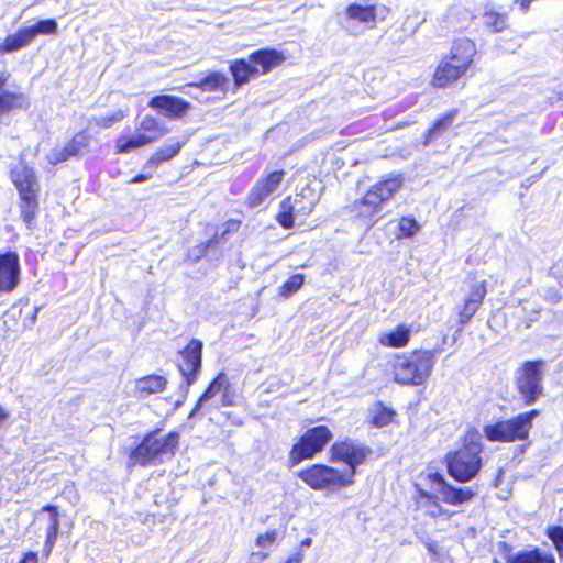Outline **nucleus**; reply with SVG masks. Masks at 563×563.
I'll use <instances>...</instances> for the list:
<instances>
[{"label": "nucleus", "instance_id": "nucleus-39", "mask_svg": "<svg viewBox=\"0 0 563 563\" xmlns=\"http://www.w3.org/2000/svg\"><path fill=\"white\" fill-rule=\"evenodd\" d=\"M484 23L493 32H501L507 26L506 14L494 11L493 9L486 10L484 14Z\"/></svg>", "mask_w": 563, "mask_h": 563}, {"label": "nucleus", "instance_id": "nucleus-21", "mask_svg": "<svg viewBox=\"0 0 563 563\" xmlns=\"http://www.w3.org/2000/svg\"><path fill=\"white\" fill-rule=\"evenodd\" d=\"M229 380L224 373H220L207 387L203 394L197 400L194 409L189 413V418L197 415L202 408L203 404L213 398L218 393L228 389Z\"/></svg>", "mask_w": 563, "mask_h": 563}, {"label": "nucleus", "instance_id": "nucleus-43", "mask_svg": "<svg viewBox=\"0 0 563 563\" xmlns=\"http://www.w3.org/2000/svg\"><path fill=\"white\" fill-rule=\"evenodd\" d=\"M218 243V233L206 243L198 244L188 250V257L194 262L199 261L201 257L209 255L211 249Z\"/></svg>", "mask_w": 563, "mask_h": 563}, {"label": "nucleus", "instance_id": "nucleus-45", "mask_svg": "<svg viewBox=\"0 0 563 563\" xmlns=\"http://www.w3.org/2000/svg\"><path fill=\"white\" fill-rule=\"evenodd\" d=\"M269 196L271 194L268 190H265L263 187L255 183L247 195V205L251 208H256L261 206Z\"/></svg>", "mask_w": 563, "mask_h": 563}, {"label": "nucleus", "instance_id": "nucleus-50", "mask_svg": "<svg viewBox=\"0 0 563 563\" xmlns=\"http://www.w3.org/2000/svg\"><path fill=\"white\" fill-rule=\"evenodd\" d=\"M69 154L66 152V147L63 148H53L47 154V161L52 165H56L58 163L65 162L69 158Z\"/></svg>", "mask_w": 563, "mask_h": 563}, {"label": "nucleus", "instance_id": "nucleus-23", "mask_svg": "<svg viewBox=\"0 0 563 563\" xmlns=\"http://www.w3.org/2000/svg\"><path fill=\"white\" fill-rule=\"evenodd\" d=\"M20 197V213L27 229H32L38 210V194L22 195Z\"/></svg>", "mask_w": 563, "mask_h": 563}, {"label": "nucleus", "instance_id": "nucleus-51", "mask_svg": "<svg viewBox=\"0 0 563 563\" xmlns=\"http://www.w3.org/2000/svg\"><path fill=\"white\" fill-rule=\"evenodd\" d=\"M276 540V532L269 531L265 534H261L257 537L256 544L261 548H267L273 544Z\"/></svg>", "mask_w": 563, "mask_h": 563}, {"label": "nucleus", "instance_id": "nucleus-34", "mask_svg": "<svg viewBox=\"0 0 563 563\" xmlns=\"http://www.w3.org/2000/svg\"><path fill=\"white\" fill-rule=\"evenodd\" d=\"M151 143V139L145 136V135H141L140 133L133 135V136H130V137H125V136H121L117 140V152L118 153H122V154H126V153H130L132 152L133 150L135 148H139V147H142L146 144H150Z\"/></svg>", "mask_w": 563, "mask_h": 563}, {"label": "nucleus", "instance_id": "nucleus-22", "mask_svg": "<svg viewBox=\"0 0 563 563\" xmlns=\"http://www.w3.org/2000/svg\"><path fill=\"white\" fill-rule=\"evenodd\" d=\"M42 510L49 514L48 526L46 528V541L44 545L46 554H49L57 541L59 532V512L58 508L54 505H46L42 508Z\"/></svg>", "mask_w": 563, "mask_h": 563}, {"label": "nucleus", "instance_id": "nucleus-57", "mask_svg": "<svg viewBox=\"0 0 563 563\" xmlns=\"http://www.w3.org/2000/svg\"><path fill=\"white\" fill-rule=\"evenodd\" d=\"M7 418V412L4 409L0 406V422L3 421Z\"/></svg>", "mask_w": 563, "mask_h": 563}, {"label": "nucleus", "instance_id": "nucleus-15", "mask_svg": "<svg viewBox=\"0 0 563 563\" xmlns=\"http://www.w3.org/2000/svg\"><path fill=\"white\" fill-rule=\"evenodd\" d=\"M539 416V411L532 409L520 413L511 419L503 420L507 435L510 442L526 440L532 428L533 420Z\"/></svg>", "mask_w": 563, "mask_h": 563}, {"label": "nucleus", "instance_id": "nucleus-14", "mask_svg": "<svg viewBox=\"0 0 563 563\" xmlns=\"http://www.w3.org/2000/svg\"><path fill=\"white\" fill-rule=\"evenodd\" d=\"M433 483L438 485V493L445 504L457 506L472 500L475 492L471 487H455L446 483L440 474L433 475Z\"/></svg>", "mask_w": 563, "mask_h": 563}, {"label": "nucleus", "instance_id": "nucleus-24", "mask_svg": "<svg viewBox=\"0 0 563 563\" xmlns=\"http://www.w3.org/2000/svg\"><path fill=\"white\" fill-rule=\"evenodd\" d=\"M231 74L234 79L235 86L246 84L251 78L260 74V69L254 67L251 62L245 59H236L230 66Z\"/></svg>", "mask_w": 563, "mask_h": 563}, {"label": "nucleus", "instance_id": "nucleus-5", "mask_svg": "<svg viewBox=\"0 0 563 563\" xmlns=\"http://www.w3.org/2000/svg\"><path fill=\"white\" fill-rule=\"evenodd\" d=\"M545 362L527 361L516 372V384L525 404L533 405L543 395V373Z\"/></svg>", "mask_w": 563, "mask_h": 563}, {"label": "nucleus", "instance_id": "nucleus-18", "mask_svg": "<svg viewBox=\"0 0 563 563\" xmlns=\"http://www.w3.org/2000/svg\"><path fill=\"white\" fill-rule=\"evenodd\" d=\"M285 60L283 53L274 48H262L250 55V62L260 69L261 74H267Z\"/></svg>", "mask_w": 563, "mask_h": 563}, {"label": "nucleus", "instance_id": "nucleus-42", "mask_svg": "<svg viewBox=\"0 0 563 563\" xmlns=\"http://www.w3.org/2000/svg\"><path fill=\"white\" fill-rule=\"evenodd\" d=\"M305 283V276L302 274H295L287 279L279 288V295L288 298L297 292Z\"/></svg>", "mask_w": 563, "mask_h": 563}, {"label": "nucleus", "instance_id": "nucleus-37", "mask_svg": "<svg viewBox=\"0 0 563 563\" xmlns=\"http://www.w3.org/2000/svg\"><path fill=\"white\" fill-rule=\"evenodd\" d=\"M89 141L90 137L88 134L84 132L77 133L73 140L65 145L66 152L70 157L80 155L87 150Z\"/></svg>", "mask_w": 563, "mask_h": 563}, {"label": "nucleus", "instance_id": "nucleus-6", "mask_svg": "<svg viewBox=\"0 0 563 563\" xmlns=\"http://www.w3.org/2000/svg\"><path fill=\"white\" fill-rule=\"evenodd\" d=\"M332 437V432L327 426L308 429L290 450L289 460L291 464L297 465L303 460L312 459L324 449Z\"/></svg>", "mask_w": 563, "mask_h": 563}, {"label": "nucleus", "instance_id": "nucleus-27", "mask_svg": "<svg viewBox=\"0 0 563 563\" xmlns=\"http://www.w3.org/2000/svg\"><path fill=\"white\" fill-rule=\"evenodd\" d=\"M32 33L27 27H22L15 34L7 36L0 45V52L13 53L27 46L33 41Z\"/></svg>", "mask_w": 563, "mask_h": 563}, {"label": "nucleus", "instance_id": "nucleus-55", "mask_svg": "<svg viewBox=\"0 0 563 563\" xmlns=\"http://www.w3.org/2000/svg\"><path fill=\"white\" fill-rule=\"evenodd\" d=\"M222 391H223V394H222V405L223 406H232L233 402H232V400H231V398H230V396L228 394V389H224Z\"/></svg>", "mask_w": 563, "mask_h": 563}, {"label": "nucleus", "instance_id": "nucleus-25", "mask_svg": "<svg viewBox=\"0 0 563 563\" xmlns=\"http://www.w3.org/2000/svg\"><path fill=\"white\" fill-rule=\"evenodd\" d=\"M316 203L317 199L310 189H303L299 195H296V197L291 199L294 212H296L299 220H303L308 217L313 211Z\"/></svg>", "mask_w": 563, "mask_h": 563}, {"label": "nucleus", "instance_id": "nucleus-59", "mask_svg": "<svg viewBox=\"0 0 563 563\" xmlns=\"http://www.w3.org/2000/svg\"><path fill=\"white\" fill-rule=\"evenodd\" d=\"M309 543H310V539H308V540H306V541L303 542V544H309Z\"/></svg>", "mask_w": 563, "mask_h": 563}, {"label": "nucleus", "instance_id": "nucleus-13", "mask_svg": "<svg viewBox=\"0 0 563 563\" xmlns=\"http://www.w3.org/2000/svg\"><path fill=\"white\" fill-rule=\"evenodd\" d=\"M11 179L18 189L19 196L40 192V184L34 168L29 166L23 159L18 162L11 169Z\"/></svg>", "mask_w": 563, "mask_h": 563}, {"label": "nucleus", "instance_id": "nucleus-33", "mask_svg": "<svg viewBox=\"0 0 563 563\" xmlns=\"http://www.w3.org/2000/svg\"><path fill=\"white\" fill-rule=\"evenodd\" d=\"M456 114V110H451L443 114L440 119H438L433 123V125L427 131L426 144L435 141L440 135H442L451 126Z\"/></svg>", "mask_w": 563, "mask_h": 563}, {"label": "nucleus", "instance_id": "nucleus-52", "mask_svg": "<svg viewBox=\"0 0 563 563\" xmlns=\"http://www.w3.org/2000/svg\"><path fill=\"white\" fill-rule=\"evenodd\" d=\"M37 562H38V555L36 552L25 553L24 556L20 561V563H37Z\"/></svg>", "mask_w": 563, "mask_h": 563}, {"label": "nucleus", "instance_id": "nucleus-44", "mask_svg": "<svg viewBox=\"0 0 563 563\" xmlns=\"http://www.w3.org/2000/svg\"><path fill=\"white\" fill-rule=\"evenodd\" d=\"M420 228V224L415 218L402 217L398 224L399 235L397 238H411L419 232Z\"/></svg>", "mask_w": 563, "mask_h": 563}, {"label": "nucleus", "instance_id": "nucleus-12", "mask_svg": "<svg viewBox=\"0 0 563 563\" xmlns=\"http://www.w3.org/2000/svg\"><path fill=\"white\" fill-rule=\"evenodd\" d=\"M148 107L168 119H180L191 108L190 103L185 99L170 95L153 97L148 102Z\"/></svg>", "mask_w": 563, "mask_h": 563}, {"label": "nucleus", "instance_id": "nucleus-48", "mask_svg": "<svg viewBox=\"0 0 563 563\" xmlns=\"http://www.w3.org/2000/svg\"><path fill=\"white\" fill-rule=\"evenodd\" d=\"M421 496L427 499L426 507L428 508V514L433 518L439 517L442 514L439 498L426 492H421Z\"/></svg>", "mask_w": 563, "mask_h": 563}, {"label": "nucleus", "instance_id": "nucleus-26", "mask_svg": "<svg viewBox=\"0 0 563 563\" xmlns=\"http://www.w3.org/2000/svg\"><path fill=\"white\" fill-rule=\"evenodd\" d=\"M29 106L27 97L21 92L0 88V112L5 113Z\"/></svg>", "mask_w": 563, "mask_h": 563}, {"label": "nucleus", "instance_id": "nucleus-17", "mask_svg": "<svg viewBox=\"0 0 563 563\" xmlns=\"http://www.w3.org/2000/svg\"><path fill=\"white\" fill-rule=\"evenodd\" d=\"M412 325L400 323L389 331L378 335V343L385 347L402 349L408 345L412 334Z\"/></svg>", "mask_w": 563, "mask_h": 563}, {"label": "nucleus", "instance_id": "nucleus-32", "mask_svg": "<svg viewBox=\"0 0 563 563\" xmlns=\"http://www.w3.org/2000/svg\"><path fill=\"white\" fill-rule=\"evenodd\" d=\"M184 144L185 141L169 139L157 152H155L147 164L158 165L172 159L180 152Z\"/></svg>", "mask_w": 563, "mask_h": 563}, {"label": "nucleus", "instance_id": "nucleus-38", "mask_svg": "<svg viewBox=\"0 0 563 563\" xmlns=\"http://www.w3.org/2000/svg\"><path fill=\"white\" fill-rule=\"evenodd\" d=\"M483 431H484V435L486 437V439L488 441L510 442L509 441L510 438L506 433L503 420L498 421L496 423H493V424L485 426Z\"/></svg>", "mask_w": 563, "mask_h": 563}, {"label": "nucleus", "instance_id": "nucleus-10", "mask_svg": "<svg viewBox=\"0 0 563 563\" xmlns=\"http://www.w3.org/2000/svg\"><path fill=\"white\" fill-rule=\"evenodd\" d=\"M486 292L485 282L474 284L463 302L456 307L459 313V331L463 330L481 308Z\"/></svg>", "mask_w": 563, "mask_h": 563}, {"label": "nucleus", "instance_id": "nucleus-58", "mask_svg": "<svg viewBox=\"0 0 563 563\" xmlns=\"http://www.w3.org/2000/svg\"><path fill=\"white\" fill-rule=\"evenodd\" d=\"M185 386H186L185 382L183 384H180V390L184 393V398H181V402L185 401V398L187 396V393L185 391Z\"/></svg>", "mask_w": 563, "mask_h": 563}, {"label": "nucleus", "instance_id": "nucleus-20", "mask_svg": "<svg viewBox=\"0 0 563 563\" xmlns=\"http://www.w3.org/2000/svg\"><path fill=\"white\" fill-rule=\"evenodd\" d=\"M506 561L507 563H556L552 553L544 552L538 547L509 554Z\"/></svg>", "mask_w": 563, "mask_h": 563}, {"label": "nucleus", "instance_id": "nucleus-2", "mask_svg": "<svg viewBox=\"0 0 563 563\" xmlns=\"http://www.w3.org/2000/svg\"><path fill=\"white\" fill-rule=\"evenodd\" d=\"M402 179L391 177L373 185L363 198L355 200L350 207V213L366 230L373 228L383 217V206L401 188Z\"/></svg>", "mask_w": 563, "mask_h": 563}, {"label": "nucleus", "instance_id": "nucleus-4", "mask_svg": "<svg viewBox=\"0 0 563 563\" xmlns=\"http://www.w3.org/2000/svg\"><path fill=\"white\" fill-rule=\"evenodd\" d=\"M159 430L146 434L141 443L131 452L130 462L147 466L165 455H174L179 443V433L172 431L163 439L158 438Z\"/></svg>", "mask_w": 563, "mask_h": 563}, {"label": "nucleus", "instance_id": "nucleus-28", "mask_svg": "<svg viewBox=\"0 0 563 563\" xmlns=\"http://www.w3.org/2000/svg\"><path fill=\"white\" fill-rule=\"evenodd\" d=\"M229 78L220 71H212L198 82H191L188 87L199 88L203 91L214 92L222 91L227 88Z\"/></svg>", "mask_w": 563, "mask_h": 563}, {"label": "nucleus", "instance_id": "nucleus-41", "mask_svg": "<svg viewBox=\"0 0 563 563\" xmlns=\"http://www.w3.org/2000/svg\"><path fill=\"white\" fill-rule=\"evenodd\" d=\"M58 24L55 19L40 20L35 24L27 26L32 31V38L34 40L40 34L51 35L57 32Z\"/></svg>", "mask_w": 563, "mask_h": 563}, {"label": "nucleus", "instance_id": "nucleus-19", "mask_svg": "<svg viewBox=\"0 0 563 563\" xmlns=\"http://www.w3.org/2000/svg\"><path fill=\"white\" fill-rule=\"evenodd\" d=\"M459 67L460 66L454 65L446 58H443L434 71L432 79L433 86L438 88H445L454 84L465 75V73H463Z\"/></svg>", "mask_w": 563, "mask_h": 563}, {"label": "nucleus", "instance_id": "nucleus-16", "mask_svg": "<svg viewBox=\"0 0 563 563\" xmlns=\"http://www.w3.org/2000/svg\"><path fill=\"white\" fill-rule=\"evenodd\" d=\"M475 54V44L468 38H460L453 43L450 54L445 58L454 65L461 66L459 68L466 74L473 64Z\"/></svg>", "mask_w": 563, "mask_h": 563}, {"label": "nucleus", "instance_id": "nucleus-11", "mask_svg": "<svg viewBox=\"0 0 563 563\" xmlns=\"http://www.w3.org/2000/svg\"><path fill=\"white\" fill-rule=\"evenodd\" d=\"M20 282V258L15 252L0 253V292H11Z\"/></svg>", "mask_w": 563, "mask_h": 563}, {"label": "nucleus", "instance_id": "nucleus-31", "mask_svg": "<svg viewBox=\"0 0 563 563\" xmlns=\"http://www.w3.org/2000/svg\"><path fill=\"white\" fill-rule=\"evenodd\" d=\"M137 130L142 131L140 132L141 135L150 137L151 143L168 133V129L152 115H145L140 122Z\"/></svg>", "mask_w": 563, "mask_h": 563}, {"label": "nucleus", "instance_id": "nucleus-35", "mask_svg": "<svg viewBox=\"0 0 563 563\" xmlns=\"http://www.w3.org/2000/svg\"><path fill=\"white\" fill-rule=\"evenodd\" d=\"M296 219L298 218L296 216V212H294L291 198L287 197L284 200H282L279 205V212L276 216V220L284 229H290L294 227Z\"/></svg>", "mask_w": 563, "mask_h": 563}, {"label": "nucleus", "instance_id": "nucleus-54", "mask_svg": "<svg viewBox=\"0 0 563 563\" xmlns=\"http://www.w3.org/2000/svg\"><path fill=\"white\" fill-rule=\"evenodd\" d=\"M148 179V176L147 175H144V174H139L136 176H134L132 179H131V184H140V183H143V181H146Z\"/></svg>", "mask_w": 563, "mask_h": 563}, {"label": "nucleus", "instance_id": "nucleus-60", "mask_svg": "<svg viewBox=\"0 0 563 563\" xmlns=\"http://www.w3.org/2000/svg\"><path fill=\"white\" fill-rule=\"evenodd\" d=\"M286 563H294L292 560H288Z\"/></svg>", "mask_w": 563, "mask_h": 563}, {"label": "nucleus", "instance_id": "nucleus-56", "mask_svg": "<svg viewBox=\"0 0 563 563\" xmlns=\"http://www.w3.org/2000/svg\"><path fill=\"white\" fill-rule=\"evenodd\" d=\"M532 0H520V8L523 12H527L530 8Z\"/></svg>", "mask_w": 563, "mask_h": 563}, {"label": "nucleus", "instance_id": "nucleus-40", "mask_svg": "<svg viewBox=\"0 0 563 563\" xmlns=\"http://www.w3.org/2000/svg\"><path fill=\"white\" fill-rule=\"evenodd\" d=\"M285 176L284 170H274L269 174H267L265 177H261L256 184H258L261 187H263L265 190H268V192L272 195L274 194L279 185L282 184Z\"/></svg>", "mask_w": 563, "mask_h": 563}, {"label": "nucleus", "instance_id": "nucleus-36", "mask_svg": "<svg viewBox=\"0 0 563 563\" xmlns=\"http://www.w3.org/2000/svg\"><path fill=\"white\" fill-rule=\"evenodd\" d=\"M372 424L377 428H382L391 421L395 412L391 409L385 407L382 402H377L372 409Z\"/></svg>", "mask_w": 563, "mask_h": 563}, {"label": "nucleus", "instance_id": "nucleus-49", "mask_svg": "<svg viewBox=\"0 0 563 563\" xmlns=\"http://www.w3.org/2000/svg\"><path fill=\"white\" fill-rule=\"evenodd\" d=\"M236 227V222L230 221L228 223V229L223 231L221 234L218 233V243L211 249V253L209 255H206L207 257H209V260L218 261L223 255V250L220 246V243L224 239L225 233L229 232L231 229H235Z\"/></svg>", "mask_w": 563, "mask_h": 563}, {"label": "nucleus", "instance_id": "nucleus-47", "mask_svg": "<svg viewBox=\"0 0 563 563\" xmlns=\"http://www.w3.org/2000/svg\"><path fill=\"white\" fill-rule=\"evenodd\" d=\"M125 117V112L123 110H117L110 115H101L95 118V122L98 126L107 129L112 126L113 124L122 121Z\"/></svg>", "mask_w": 563, "mask_h": 563}, {"label": "nucleus", "instance_id": "nucleus-9", "mask_svg": "<svg viewBox=\"0 0 563 563\" xmlns=\"http://www.w3.org/2000/svg\"><path fill=\"white\" fill-rule=\"evenodd\" d=\"M203 344L198 339H191L190 342L179 352L180 362L178 369L186 383L185 391L188 393L189 387L197 380L202 362Z\"/></svg>", "mask_w": 563, "mask_h": 563}, {"label": "nucleus", "instance_id": "nucleus-7", "mask_svg": "<svg viewBox=\"0 0 563 563\" xmlns=\"http://www.w3.org/2000/svg\"><path fill=\"white\" fill-rule=\"evenodd\" d=\"M298 477L309 487L321 490L330 487H345L353 481L334 467L324 464H313L310 467L301 470Z\"/></svg>", "mask_w": 563, "mask_h": 563}, {"label": "nucleus", "instance_id": "nucleus-53", "mask_svg": "<svg viewBox=\"0 0 563 563\" xmlns=\"http://www.w3.org/2000/svg\"><path fill=\"white\" fill-rule=\"evenodd\" d=\"M9 77H10V74H9V73H7V71H2V73L0 74V88H1V89H9V88L7 87V82H8V80H9Z\"/></svg>", "mask_w": 563, "mask_h": 563}, {"label": "nucleus", "instance_id": "nucleus-1", "mask_svg": "<svg viewBox=\"0 0 563 563\" xmlns=\"http://www.w3.org/2000/svg\"><path fill=\"white\" fill-rule=\"evenodd\" d=\"M437 362L434 350L416 349L397 353L390 361L393 379L400 386H421L427 383Z\"/></svg>", "mask_w": 563, "mask_h": 563}, {"label": "nucleus", "instance_id": "nucleus-3", "mask_svg": "<svg viewBox=\"0 0 563 563\" xmlns=\"http://www.w3.org/2000/svg\"><path fill=\"white\" fill-rule=\"evenodd\" d=\"M483 444L478 434L466 438L460 450L450 452L445 456L449 475L460 483L472 481L482 468Z\"/></svg>", "mask_w": 563, "mask_h": 563}, {"label": "nucleus", "instance_id": "nucleus-46", "mask_svg": "<svg viewBox=\"0 0 563 563\" xmlns=\"http://www.w3.org/2000/svg\"><path fill=\"white\" fill-rule=\"evenodd\" d=\"M547 537L552 541L559 555L563 556V527L562 526L548 527Z\"/></svg>", "mask_w": 563, "mask_h": 563}, {"label": "nucleus", "instance_id": "nucleus-30", "mask_svg": "<svg viewBox=\"0 0 563 563\" xmlns=\"http://www.w3.org/2000/svg\"><path fill=\"white\" fill-rule=\"evenodd\" d=\"M346 15L351 20L371 24V27H374L376 23V7L374 4L362 5L358 3H351L346 8Z\"/></svg>", "mask_w": 563, "mask_h": 563}, {"label": "nucleus", "instance_id": "nucleus-8", "mask_svg": "<svg viewBox=\"0 0 563 563\" xmlns=\"http://www.w3.org/2000/svg\"><path fill=\"white\" fill-rule=\"evenodd\" d=\"M330 453L332 462H344L349 466L347 471L341 473L353 481L356 467L365 462L371 450L351 441H341L332 444Z\"/></svg>", "mask_w": 563, "mask_h": 563}, {"label": "nucleus", "instance_id": "nucleus-29", "mask_svg": "<svg viewBox=\"0 0 563 563\" xmlns=\"http://www.w3.org/2000/svg\"><path fill=\"white\" fill-rule=\"evenodd\" d=\"M167 380L161 375H148L135 382L136 391L142 396L159 393L166 387Z\"/></svg>", "mask_w": 563, "mask_h": 563}]
</instances>
